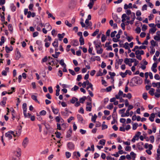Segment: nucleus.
Here are the masks:
<instances>
[{"mask_svg": "<svg viewBox=\"0 0 160 160\" xmlns=\"http://www.w3.org/2000/svg\"><path fill=\"white\" fill-rule=\"evenodd\" d=\"M113 19L117 22H120V19L118 18V16L116 14H114L112 16Z\"/></svg>", "mask_w": 160, "mask_h": 160, "instance_id": "obj_10", "label": "nucleus"}, {"mask_svg": "<svg viewBox=\"0 0 160 160\" xmlns=\"http://www.w3.org/2000/svg\"><path fill=\"white\" fill-rule=\"evenodd\" d=\"M106 141L104 139L101 140L99 142V144L104 145L105 144Z\"/></svg>", "mask_w": 160, "mask_h": 160, "instance_id": "obj_39", "label": "nucleus"}, {"mask_svg": "<svg viewBox=\"0 0 160 160\" xmlns=\"http://www.w3.org/2000/svg\"><path fill=\"white\" fill-rule=\"evenodd\" d=\"M5 49L6 52L8 53H9L10 51H11L13 50V48L12 46H11L10 48L7 46H6L5 47Z\"/></svg>", "mask_w": 160, "mask_h": 160, "instance_id": "obj_9", "label": "nucleus"}, {"mask_svg": "<svg viewBox=\"0 0 160 160\" xmlns=\"http://www.w3.org/2000/svg\"><path fill=\"white\" fill-rule=\"evenodd\" d=\"M27 105L26 103H24L22 105V109L24 116H26V112L27 110Z\"/></svg>", "mask_w": 160, "mask_h": 160, "instance_id": "obj_4", "label": "nucleus"}, {"mask_svg": "<svg viewBox=\"0 0 160 160\" xmlns=\"http://www.w3.org/2000/svg\"><path fill=\"white\" fill-rule=\"evenodd\" d=\"M66 158H69L71 156V154L70 152H67L65 153Z\"/></svg>", "mask_w": 160, "mask_h": 160, "instance_id": "obj_50", "label": "nucleus"}, {"mask_svg": "<svg viewBox=\"0 0 160 160\" xmlns=\"http://www.w3.org/2000/svg\"><path fill=\"white\" fill-rule=\"evenodd\" d=\"M7 98L6 97H3V98L2 101L1 102V104H2V105L4 107L5 106V105L6 103V101L7 100Z\"/></svg>", "mask_w": 160, "mask_h": 160, "instance_id": "obj_19", "label": "nucleus"}, {"mask_svg": "<svg viewBox=\"0 0 160 160\" xmlns=\"http://www.w3.org/2000/svg\"><path fill=\"white\" fill-rule=\"evenodd\" d=\"M22 128V127L21 125H20L18 127V132H17V131L16 132V134H20L21 132V130Z\"/></svg>", "mask_w": 160, "mask_h": 160, "instance_id": "obj_26", "label": "nucleus"}, {"mask_svg": "<svg viewBox=\"0 0 160 160\" xmlns=\"http://www.w3.org/2000/svg\"><path fill=\"white\" fill-rule=\"evenodd\" d=\"M60 52H55V54H52V56L55 58H58L59 55L60 54Z\"/></svg>", "mask_w": 160, "mask_h": 160, "instance_id": "obj_27", "label": "nucleus"}, {"mask_svg": "<svg viewBox=\"0 0 160 160\" xmlns=\"http://www.w3.org/2000/svg\"><path fill=\"white\" fill-rule=\"evenodd\" d=\"M123 94V92L121 90H119V92L118 94L115 95L116 98L117 99H119L120 98V96L122 95Z\"/></svg>", "mask_w": 160, "mask_h": 160, "instance_id": "obj_13", "label": "nucleus"}, {"mask_svg": "<svg viewBox=\"0 0 160 160\" xmlns=\"http://www.w3.org/2000/svg\"><path fill=\"white\" fill-rule=\"evenodd\" d=\"M147 28V26L145 24H143L142 28V31H145Z\"/></svg>", "mask_w": 160, "mask_h": 160, "instance_id": "obj_51", "label": "nucleus"}, {"mask_svg": "<svg viewBox=\"0 0 160 160\" xmlns=\"http://www.w3.org/2000/svg\"><path fill=\"white\" fill-rule=\"evenodd\" d=\"M16 54L15 59L16 60H18L21 56L20 53L18 48H16Z\"/></svg>", "mask_w": 160, "mask_h": 160, "instance_id": "obj_6", "label": "nucleus"}, {"mask_svg": "<svg viewBox=\"0 0 160 160\" xmlns=\"http://www.w3.org/2000/svg\"><path fill=\"white\" fill-rule=\"evenodd\" d=\"M154 91L155 89L153 88H151L150 90L149 91L148 93L151 96H153L154 95Z\"/></svg>", "mask_w": 160, "mask_h": 160, "instance_id": "obj_28", "label": "nucleus"}, {"mask_svg": "<svg viewBox=\"0 0 160 160\" xmlns=\"http://www.w3.org/2000/svg\"><path fill=\"white\" fill-rule=\"evenodd\" d=\"M97 50V53L98 54H102L103 52V49L102 48H100L99 50L96 49Z\"/></svg>", "mask_w": 160, "mask_h": 160, "instance_id": "obj_49", "label": "nucleus"}, {"mask_svg": "<svg viewBox=\"0 0 160 160\" xmlns=\"http://www.w3.org/2000/svg\"><path fill=\"white\" fill-rule=\"evenodd\" d=\"M113 107V104L112 103H110L107 106V108L111 110L112 109Z\"/></svg>", "mask_w": 160, "mask_h": 160, "instance_id": "obj_36", "label": "nucleus"}, {"mask_svg": "<svg viewBox=\"0 0 160 160\" xmlns=\"http://www.w3.org/2000/svg\"><path fill=\"white\" fill-rule=\"evenodd\" d=\"M60 64L63 67L66 66V65L64 62V60L63 59H62L59 62Z\"/></svg>", "mask_w": 160, "mask_h": 160, "instance_id": "obj_38", "label": "nucleus"}, {"mask_svg": "<svg viewBox=\"0 0 160 160\" xmlns=\"http://www.w3.org/2000/svg\"><path fill=\"white\" fill-rule=\"evenodd\" d=\"M135 30L136 31L137 33L139 34L141 32V29L140 27H137L136 28Z\"/></svg>", "mask_w": 160, "mask_h": 160, "instance_id": "obj_61", "label": "nucleus"}, {"mask_svg": "<svg viewBox=\"0 0 160 160\" xmlns=\"http://www.w3.org/2000/svg\"><path fill=\"white\" fill-rule=\"evenodd\" d=\"M106 37L104 34H102L101 37V41L102 42H104L106 40Z\"/></svg>", "mask_w": 160, "mask_h": 160, "instance_id": "obj_45", "label": "nucleus"}, {"mask_svg": "<svg viewBox=\"0 0 160 160\" xmlns=\"http://www.w3.org/2000/svg\"><path fill=\"white\" fill-rule=\"evenodd\" d=\"M80 45H83L84 44V41L83 37H81L80 38L79 40Z\"/></svg>", "mask_w": 160, "mask_h": 160, "instance_id": "obj_22", "label": "nucleus"}, {"mask_svg": "<svg viewBox=\"0 0 160 160\" xmlns=\"http://www.w3.org/2000/svg\"><path fill=\"white\" fill-rule=\"evenodd\" d=\"M86 98V96H83V97L80 98L79 99L80 102L81 103H83Z\"/></svg>", "mask_w": 160, "mask_h": 160, "instance_id": "obj_35", "label": "nucleus"}, {"mask_svg": "<svg viewBox=\"0 0 160 160\" xmlns=\"http://www.w3.org/2000/svg\"><path fill=\"white\" fill-rule=\"evenodd\" d=\"M126 38L128 40V42H131V40L133 39V38L132 37H131L129 36H127Z\"/></svg>", "mask_w": 160, "mask_h": 160, "instance_id": "obj_59", "label": "nucleus"}, {"mask_svg": "<svg viewBox=\"0 0 160 160\" xmlns=\"http://www.w3.org/2000/svg\"><path fill=\"white\" fill-rule=\"evenodd\" d=\"M154 78L156 80H160V77L159 75L158 74H156L154 76Z\"/></svg>", "mask_w": 160, "mask_h": 160, "instance_id": "obj_64", "label": "nucleus"}, {"mask_svg": "<svg viewBox=\"0 0 160 160\" xmlns=\"http://www.w3.org/2000/svg\"><path fill=\"white\" fill-rule=\"evenodd\" d=\"M61 118L59 116H57L55 118L56 121L58 122V123L60 122Z\"/></svg>", "mask_w": 160, "mask_h": 160, "instance_id": "obj_52", "label": "nucleus"}, {"mask_svg": "<svg viewBox=\"0 0 160 160\" xmlns=\"http://www.w3.org/2000/svg\"><path fill=\"white\" fill-rule=\"evenodd\" d=\"M150 140L151 143H153L154 141V137L153 136H151L150 137Z\"/></svg>", "mask_w": 160, "mask_h": 160, "instance_id": "obj_46", "label": "nucleus"}, {"mask_svg": "<svg viewBox=\"0 0 160 160\" xmlns=\"http://www.w3.org/2000/svg\"><path fill=\"white\" fill-rule=\"evenodd\" d=\"M44 27H46L48 31L51 30L52 28L51 26L48 23H46Z\"/></svg>", "mask_w": 160, "mask_h": 160, "instance_id": "obj_20", "label": "nucleus"}, {"mask_svg": "<svg viewBox=\"0 0 160 160\" xmlns=\"http://www.w3.org/2000/svg\"><path fill=\"white\" fill-rule=\"evenodd\" d=\"M105 5L102 6L99 11V13H100L101 14H102L105 11Z\"/></svg>", "mask_w": 160, "mask_h": 160, "instance_id": "obj_21", "label": "nucleus"}, {"mask_svg": "<svg viewBox=\"0 0 160 160\" xmlns=\"http://www.w3.org/2000/svg\"><path fill=\"white\" fill-rule=\"evenodd\" d=\"M21 155L20 151L18 150V151H14L13 152V156L12 160H18Z\"/></svg>", "mask_w": 160, "mask_h": 160, "instance_id": "obj_1", "label": "nucleus"}, {"mask_svg": "<svg viewBox=\"0 0 160 160\" xmlns=\"http://www.w3.org/2000/svg\"><path fill=\"white\" fill-rule=\"evenodd\" d=\"M93 43L95 46L96 49H97L98 48H101L102 47L100 41H98V40L97 41H95L93 42Z\"/></svg>", "mask_w": 160, "mask_h": 160, "instance_id": "obj_2", "label": "nucleus"}, {"mask_svg": "<svg viewBox=\"0 0 160 160\" xmlns=\"http://www.w3.org/2000/svg\"><path fill=\"white\" fill-rule=\"evenodd\" d=\"M29 142L28 138L26 137L23 140L22 142V145L24 148H25L28 144Z\"/></svg>", "mask_w": 160, "mask_h": 160, "instance_id": "obj_3", "label": "nucleus"}, {"mask_svg": "<svg viewBox=\"0 0 160 160\" xmlns=\"http://www.w3.org/2000/svg\"><path fill=\"white\" fill-rule=\"evenodd\" d=\"M31 98L32 99L34 100L36 102L39 103V102L38 101L37 98V96H36L32 95L31 96Z\"/></svg>", "mask_w": 160, "mask_h": 160, "instance_id": "obj_25", "label": "nucleus"}, {"mask_svg": "<svg viewBox=\"0 0 160 160\" xmlns=\"http://www.w3.org/2000/svg\"><path fill=\"white\" fill-rule=\"evenodd\" d=\"M117 32L114 31L113 32H111V38H113L115 37V34L117 33Z\"/></svg>", "mask_w": 160, "mask_h": 160, "instance_id": "obj_47", "label": "nucleus"}, {"mask_svg": "<svg viewBox=\"0 0 160 160\" xmlns=\"http://www.w3.org/2000/svg\"><path fill=\"white\" fill-rule=\"evenodd\" d=\"M150 48L151 49L150 53L151 54H152L154 53L155 52V49L154 47H150Z\"/></svg>", "mask_w": 160, "mask_h": 160, "instance_id": "obj_37", "label": "nucleus"}, {"mask_svg": "<svg viewBox=\"0 0 160 160\" xmlns=\"http://www.w3.org/2000/svg\"><path fill=\"white\" fill-rule=\"evenodd\" d=\"M65 34L64 33H62V34L59 33L58 35V36L59 38V40L60 41H62V39L64 36Z\"/></svg>", "mask_w": 160, "mask_h": 160, "instance_id": "obj_15", "label": "nucleus"}, {"mask_svg": "<svg viewBox=\"0 0 160 160\" xmlns=\"http://www.w3.org/2000/svg\"><path fill=\"white\" fill-rule=\"evenodd\" d=\"M129 44L128 42H126L124 44H122L123 46H121L120 47H122L123 48H124L126 49H128L129 48L128 46Z\"/></svg>", "mask_w": 160, "mask_h": 160, "instance_id": "obj_30", "label": "nucleus"}, {"mask_svg": "<svg viewBox=\"0 0 160 160\" xmlns=\"http://www.w3.org/2000/svg\"><path fill=\"white\" fill-rule=\"evenodd\" d=\"M138 124L137 123H135L132 125V129L134 130H136L138 127Z\"/></svg>", "mask_w": 160, "mask_h": 160, "instance_id": "obj_57", "label": "nucleus"}, {"mask_svg": "<svg viewBox=\"0 0 160 160\" xmlns=\"http://www.w3.org/2000/svg\"><path fill=\"white\" fill-rule=\"evenodd\" d=\"M90 88H91V90L92 91H93V86H92V85L91 83H90V85H88V86L87 87L86 89L87 90H88V89Z\"/></svg>", "mask_w": 160, "mask_h": 160, "instance_id": "obj_53", "label": "nucleus"}, {"mask_svg": "<svg viewBox=\"0 0 160 160\" xmlns=\"http://www.w3.org/2000/svg\"><path fill=\"white\" fill-rule=\"evenodd\" d=\"M8 30L11 32H12L13 31V28L12 24H10L8 25Z\"/></svg>", "mask_w": 160, "mask_h": 160, "instance_id": "obj_56", "label": "nucleus"}, {"mask_svg": "<svg viewBox=\"0 0 160 160\" xmlns=\"http://www.w3.org/2000/svg\"><path fill=\"white\" fill-rule=\"evenodd\" d=\"M123 61V60L122 59H119L118 61H117V63L119 65H121Z\"/></svg>", "mask_w": 160, "mask_h": 160, "instance_id": "obj_62", "label": "nucleus"}, {"mask_svg": "<svg viewBox=\"0 0 160 160\" xmlns=\"http://www.w3.org/2000/svg\"><path fill=\"white\" fill-rule=\"evenodd\" d=\"M51 108L54 114H57L58 113L59 110L58 108H55L53 106H52Z\"/></svg>", "mask_w": 160, "mask_h": 160, "instance_id": "obj_12", "label": "nucleus"}, {"mask_svg": "<svg viewBox=\"0 0 160 160\" xmlns=\"http://www.w3.org/2000/svg\"><path fill=\"white\" fill-rule=\"evenodd\" d=\"M78 100V99L75 97H73L72 98V99L71 100V102L72 103H75V102L77 101Z\"/></svg>", "mask_w": 160, "mask_h": 160, "instance_id": "obj_32", "label": "nucleus"}, {"mask_svg": "<svg viewBox=\"0 0 160 160\" xmlns=\"http://www.w3.org/2000/svg\"><path fill=\"white\" fill-rule=\"evenodd\" d=\"M58 39H55L54 42L52 43V46L55 48H57L58 47Z\"/></svg>", "mask_w": 160, "mask_h": 160, "instance_id": "obj_11", "label": "nucleus"}, {"mask_svg": "<svg viewBox=\"0 0 160 160\" xmlns=\"http://www.w3.org/2000/svg\"><path fill=\"white\" fill-rule=\"evenodd\" d=\"M157 157L156 158V159L157 160H159V159H160V149L159 148H158L157 150Z\"/></svg>", "mask_w": 160, "mask_h": 160, "instance_id": "obj_31", "label": "nucleus"}, {"mask_svg": "<svg viewBox=\"0 0 160 160\" xmlns=\"http://www.w3.org/2000/svg\"><path fill=\"white\" fill-rule=\"evenodd\" d=\"M68 146L70 149L72 150L74 149V145L72 142H69L68 144Z\"/></svg>", "mask_w": 160, "mask_h": 160, "instance_id": "obj_8", "label": "nucleus"}, {"mask_svg": "<svg viewBox=\"0 0 160 160\" xmlns=\"http://www.w3.org/2000/svg\"><path fill=\"white\" fill-rule=\"evenodd\" d=\"M152 86L153 87H157V88H160V82H158L157 83H155L154 82H153L152 83Z\"/></svg>", "mask_w": 160, "mask_h": 160, "instance_id": "obj_14", "label": "nucleus"}, {"mask_svg": "<svg viewBox=\"0 0 160 160\" xmlns=\"http://www.w3.org/2000/svg\"><path fill=\"white\" fill-rule=\"evenodd\" d=\"M55 134L56 135V137L58 138H60V136L61 135V133L60 132L57 131L55 132Z\"/></svg>", "mask_w": 160, "mask_h": 160, "instance_id": "obj_44", "label": "nucleus"}, {"mask_svg": "<svg viewBox=\"0 0 160 160\" xmlns=\"http://www.w3.org/2000/svg\"><path fill=\"white\" fill-rule=\"evenodd\" d=\"M94 4V2L93 1H92L91 0H90V2L89 3L88 6L89 7L90 9H91L92 8V6Z\"/></svg>", "mask_w": 160, "mask_h": 160, "instance_id": "obj_23", "label": "nucleus"}, {"mask_svg": "<svg viewBox=\"0 0 160 160\" xmlns=\"http://www.w3.org/2000/svg\"><path fill=\"white\" fill-rule=\"evenodd\" d=\"M73 45L74 46H76L79 45V42L77 40H73L72 42Z\"/></svg>", "mask_w": 160, "mask_h": 160, "instance_id": "obj_16", "label": "nucleus"}, {"mask_svg": "<svg viewBox=\"0 0 160 160\" xmlns=\"http://www.w3.org/2000/svg\"><path fill=\"white\" fill-rule=\"evenodd\" d=\"M68 70L70 73L72 75L74 76L76 75V73L73 70L71 69H69Z\"/></svg>", "mask_w": 160, "mask_h": 160, "instance_id": "obj_48", "label": "nucleus"}, {"mask_svg": "<svg viewBox=\"0 0 160 160\" xmlns=\"http://www.w3.org/2000/svg\"><path fill=\"white\" fill-rule=\"evenodd\" d=\"M155 117V114L154 113H152L150 117H149V120L152 122L154 120V118Z\"/></svg>", "mask_w": 160, "mask_h": 160, "instance_id": "obj_17", "label": "nucleus"}, {"mask_svg": "<svg viewBox=\"0 0 160 160\" xmlns=\"http://www.w3.org/2000/svg\"><path fill=\"white\" fill-rule=\"evenodd\" d=\"M130 155L132 157V158L135 159L136 158V154L133 152H131L130 153Z\"/></svg>", "mask_w": 160, "mask_h": 160, "instance_id": "obj_55", "label": "nucleus"}, {"mask_svg": "<svg viewBox=\"0 0 160 160\" xmlns=\"http://www.w3.org/2000/svg\"><path fill=\"white\" fill-rule=\"evenodd\" d=\"M5 136L6 137L8 138L9 139H11L12 138V136L10 133V132H8L5 134Z\"/></svg>", "mask_w": 160, "mask_h": 160, "instance_id": "obj_29", "label": "nucleus"}, {"mask_svg": "<svg viewBox=\"0 0 160 160\" xmlns=\"http://www.w3.org/2000/svg\"><path fill=\"white\" fill-rule=\"evenodd\" d=\"M139 78V77H135L132 79V80L134 81L135 82L137 83V82L138 81Z\"/></svg>", "mask_w": 160, "mask_h": 160, "instance_id": "obj_63", "label": "nucleus"}, {"mask_svg": "<svg viewBox=\"0 0 160 160\" xmlns=\"http://www.w3.org/2000/svg\"><path fill=\"white\" fill-rule=\"evenodd\" d=\"M39 114L40 115H45L46 114V112L45 111L43 110L40 112Z\"/></svg>", "mask_w": 160, "mask_h": 160, "instance_id": "obj_54", "label": "nucleus"}, {"mask_svg": "<svg viewBox=\"0 0 160 160\" xmlns=\"http://www.w3.org/2000/svg\"><path fill=\"white\" fill-rule=\"evenodd\" d=\"M0 17L1 18V20L2 22L5 21V17L4 15H2V14L0 13Z\"/></svg>", "mask_w": 160, "mask_h": 160, "instance_id": "obj_60", "label": "nucleus"}, {"mask_svg": "<svg viewBox=\"0 0 160 160\" xmlns=\"http://www.w3.org/2000/svg\"><path fill=\"white\" fill-rule=\"evenodd\" d=\"M139 138V137H138V138H137V137H136V136L135 135L132 139V141L133 142H134L136 140H138Z\"/></svg>", "mask_w": 160, "mask_h": 160, "instance_id": "obj_41", "label": "nucleus"}, {"mask_svg": "<svg viewBox=\"0 0 160 160\" xmlns=\"http://www.w3.org/2000/svg\"><path fill=\"white\" fill-rule=\"evenodd\" d=\"M65 23L66 25H67L69 27H71L72 26V24L70 23H69L68 21L67 20L65 21Z\"/></svg>", "mask_w": 160, "mask_h": 160, "instance_id": "obj_40", "label": "nucleus"}, {"mask_svg": "<svg viewBox=\"0 0 160 160\" xmlns=\"http://www.w3.org/2000/svg\"><path fill=\"white\" fill-rule=\"evenodd\" d=\"M147 6L146 4H144V5L142 7V11H143L145 10H147Z\"/></svg>", "mask_w": 160, "mask_h": 160, "instance_id": "obj_58", "label": "nucleus"}, {"mask_svg": "<svg viewBox=\"0 0 160 160\" xmlns=\"http://www.w3.org/2000/svg\"><path fill=\"white\" fill-rule=\"evenodd\" d=\"M97 116L96 114H94L93 116H92V121L94 122H96V120L97 119Z\"/></svg>", "mask_w": 160, "mask_h": 160, "instance_id": "obj_34", "label": "nucleus"}, {"mask_svg": "<svg viewBox=\"0 0 160 160\" xmlns=\"http://www.w3.org/2000/svg\"><path fill=\"white\" fill-rule=\"evenodd\" d=\"M77 118L78 121H80L82 123V122L83 119L81 115L79 114H78L77 115Z\"/></svg>", "mask_w": 160, "mask_h": 160, "instance_id": "obj_24", "label": "nucleus"}, {"mask_svg": "<svg viewBox=\"0 0 160 160\" xmlns=\"http://www.w3.org/2000/svg\"><path fill=\"white\" fill-rule=\"evenodd\" d=\"M10 8L12 12H14L15 11L16 8V6L13 4L11 5Z\"/></svg>", "mask_w": 160, "mask_h": 160, "instance_id": "obj_33", "label": "nucleus"}, {"mask_svg": "<svg viewBox=\"0 0 160 160\" xmlns=\"http://www.w3.org/2000/svg\"><path fill=\"white\" fill-rule=\"evenodd\" d=\"M72 133V130L71 128L67 132L66 137L69 138L71 136V134Z\"/></svg>", "mask_w": 160, "mask_h": 160, "instance_id": "obj_18", "label": "nucleus"}, {"mask_svg": "<svg viewBox=\"0 0 160 160\" xmlns=\"http://www.w3.org/2000/svg\"><path fill=\"white\" fill-rule=\"evenodd\" d=\"M92 108L91 102H87V106L86 107V110L87 111H91Z\"/></svg>", "mask_w": 160, "mask_h": 160, "instance_id": "obj_5", "label": "nucleus"}, {"mask_svg": "<svg viewBox=\"0 0 160 160\" xmlns=\"http://www.w3.org/2000/svg\"><path fill=\"white\" fill-rule=\"evenodd\" d=\"M142 97L144 100H146L148 98L147 93V92H144L142 94Z\"/></svg>", "mask_w": 160, "mask_h": 160, "instance_id": "obj_43", "label": "nucleus"}, {"mask_svg": "<svg viewBox=\"0 0 160 160\" xmlns=\"http://www.w3.org/2000/svg\"><path fill=\"white\" fill-rule=\"evenodd\" d=\"M99 32V30L98 29H96V31L92 34V36H95L98 34Z\"/></svg>", "mask_w": 160, "mask_h": 160, "instance_id": "obj_42", "label": "nucleus"}, {"mask_svg": "<svg viewBox=\"0 0 160 160\" xmlns=\"http://www.w3.org/2000/svg\"><path fill=\"white\" fill-rule=\"evenodd\" d=\"M143 143L142 142H140L138 143L137 144L138 149L140 151L142 150L143 149Z\"/></svg>", "mask_w": 160, "mask_h": 160, "instance_id": "obj_7", "label": "nucleus"}]
</instances>
